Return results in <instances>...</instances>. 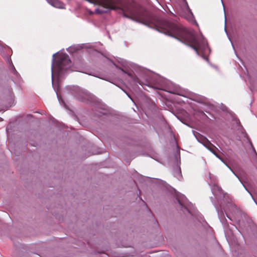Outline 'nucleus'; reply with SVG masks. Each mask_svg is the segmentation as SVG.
Here are the masks:
<instances>
[{
	"instance_id": "f257e3e1",
	"label": "nucleus",
	"mask_w": 257,
	"mask_h": 257,
	"mask_svg": "<svg viewBox=\"0 0 257 257\" xmlns=\"http://www.w3.org/2000/svg\"><path fill=\"white\" fill-rule=\"evenodd\" d=\"M127 12L128 14L124 13V17L146 25H153L158 31L174 37L182 43H189L198 55H199V51L203 55L210 52L207 43L202 34L187 29L178 23L153 17L144 9H128Z\"/></svg>"
},
{
	"instance_id": "f03ea898",
	"label": "nucleus",
	"mask_w": 257,
	"mask_h": 257,
	"mask_svg": "<svg viewBox=\"0 0 257 257\" xmlns=\"http://www.w3.org/2000/svg\"><path fill=\"white\" fill-rule=\"evenodd\" d=\"M120 66L114 64L118 70L117 73L132 85H153L154 87L168 92L188 97L186 92L180 89L176 85L165 78L151 71L139 67H133L135 73L131 68L132 65L127 61L120 59Z\"/></svg>"
},
{
	"instance_id": "7ed1b4c3",
	"label": "nucleus",
	"mask_w": 257,
	"mask_h": 257,
	"mask_svg": "<svg viewBox=\"0 0 257 257\" xmlns=\"http://www.w3.org/2000/svg\"><path fill=\"white\" fill-rule=\"evenodd\" d=\"M58 54V56L55 58V55L56 53L53 55L52 64H51V72H52V83L54 87V90L56 92V95L58 100L59 101H63L61 96L59 94L58 88L56 89L55 86L54 85V77H56L58 83L61 78H62L65 75L67 74L69 72L73 71L81 72L87 74L88 75H91L86 72H84L82 70L81 67H77L75 65L71 66V62L70 60L69 56L63 53H57Z\"/></svg>"
},
{
	"instance_id": "20e7f679",
	"label": "nucleus",
	"mask_w": 257,
	"mask_h": 257,
	"mask_svg": "<svg viewBox=\"0 0 257 257\" xmlns=\"http://www.w3.org/2000/svg\"><path fill=\"white\" fill-rule=\"evenodd\" d=\"M210 199L216 208L220 221L224 227L225 232H227L226 229H225L226 222L227 220L224 216V211L225 212L226 216L230 220L234 221L238 224L240 223L239 218L241 215V212L237 208L235 204L231 202H228L226 206L225 207H223V210H222L221 206L219 207L214 202H213L212 197Z\"/></svg>"
},
{
	"instance_id": "39448f33",
	"label": "nucleus",
	"mask_w": 257,
	"mask_h": 257,
	"mask_svg": "<svg viewBox=\"0 0 257 257\" xmlns=\"http://www.w3.org/2000/svg\"><path fill=\"white\" fill-rule=\"evenodd\" d=\"M176 200L178 209L181 211L185 215L188 213L194 216L200 222L203 220L202 215L195 209L193 204L189 202L184 195L179 197L177 196Z\"/></svg>"
},
{
	"instance_id": "423d86ee",
	"label": "nucleus",
	"mask_w": 257,
	"mask_h": 257,
	"mask_svg": "<svg viewBox=\"0 0 257 257\" xmlns=\"http://www.w3.org/2000/svg\"><path fill=\"white\" fill-rule=\"evenodd\" d=\"M71 94L79 101L87 102L91 98L90 94L86 90L76 86H67L63 92V95L66 96Z\"/></svg>"
},
{
	"instance_id": "0eeeda50",
	"label": "nucleus",
	"mask_w": 257,
	"mask_h": 257,
	"mask_svg": "<svg viewBox=\"0 0 257 257\" xmlns=\"http://www.w3.org/2000/svg\"><path fill=\"white\" fill-rule=\"evenodd\" d=\"M91 4L99 5L103 9H96L95 13L97 14H103L107 13L111 10L117 9L114 0H86Z\"/></svg>"
},
{
	"instance_id": "6e6552de",
	"label": "nucleus",
	"mask_w": 257,
	"mask_h": 257,
	"mask_svg": "<svg viewBox=\"0 0 257 257\" xmlns=\"http://www.w3.org/2000/svg\"><path fill=\"white\" fill-rule=\"evenodd\" d=\"M175 159L176 161V165L173 168V175L175 177L180 180L182 178V176L181 174V168L179 166L181 163L180 155L179 153H177V154H176Z\"/></svg>"
},
{
	"instance_id": "1a4fd4ad",
	"label": "nucleus",
	"mask_w": 257,
	"mask_h": 257,
	"mask_svg": "<svg viewBox=\"0 0 257 257\" xmlns=\"http://www.w3.org/2000/svg\"><path fill=\"white\" fill-rule=\"evenodd\" d=\"M182 9L185 13L186 19L188 21H194L195 23H196V22L194 19L193 14L189 7L186 0H183L182 4Z\"/></svg>"
},
{
	"instance_id": "9d476101",
	"label": "nucleus",
	"mask_w": 257,
	"mask_h": 257,
	"mask_svg": "<svg viewBox=\"0 0 257 257\" xmlns=\"http://www.w3.org/2000/svg\"><path fill=\"white\" fill-rule=\"evenodd\" d=\"M194 136L197 139V140L202 143L204 146H205L207 149H208L212 154H214V153H215V150L216 149V148L211 144L208 140H207L206 138H202L201 139V141L199 140V139L197 138V137L196 136V135L194 133Z\"/></svg>"
},
{
	"instance_id": "9b49d317",
	"label": "nucleus",
	"mask_w": 257,
	"mask_h": 257,
	"mask_svg": "<svg viewBox=\"0 0 257 257\" xmlns=\"http://www.w3.org/2000/svg\"><path fill=\"white\" fill-rule=\"evenodd\" d=\"M5 58L8 64L9 65V69L11 72L15 76L16 79L19 80L20 76L13 64L12 60L10 56H5Z\"/></svg>"
},
{
	"instance_id": "f8f14e48",
	"label": "nucleus",
	"mask_w": 257,
	"mask_h": 257,
	"mask_svg": "<svg viewBox=\"0 0 257 257\" xmlns=\"http://www.w3.org/2000/svg\"><path fill=\"white\" fill-rule=\"evenodd\" d=\"M209 185L211 186V191L215 196H218L223 194L221 188L215 184L214 182H212L211 181Z\"/></svg>"
},
{
	"instance_id": "ddd939ff",
	"label": "nucleus",
	"mask_w": 257,
	"mask_h": 257,
	"mask_svg": "<svg viewBox=\"0 0 257 257\" xmlns=\"http://www.w3.org/2000/svg\"><path fill=\"white\" fill-rule=\"evenodd\" d=\"M47 2L52 6L59 9H64L65 5L63 3L58 0H46Z\"/></svg>"
},
{
	"instance_id": "4468645a",
	"label": "nucleus",
	"mask_w": 257,
	"mask_h": 257,
	"mask_svg": "<svg viewBox=\"0 0 257 257\" xmlns=\"http://www.w3.org/2000/svg\"><path fill=\"white\" fill-rule=\"evenodd\" d=\"M228 168H229V169L231 171V172L235 175V176H236V177L238 179V180L239 181V182H240V183L242 185V186H243V187L244 188V189H245V190L250 194V195L251 196L252 199H253V201L254 202V203L257 205V202L256 201H255V199L253 198L252 194L251 193V192L247 189V188H246V187L245 186V185L243 184L242 181L240 179L239 177L238 176V175L235 173V172L231 169V168L230 167V166H228Z\"/></svg>"
},
{
	"instance_id": "2eb2a0df",
	"label": "nucleus",
	"mask_w": 257,
	"mask_h": 257,
	"mask_svg": "<svg viewBox=\"0 0 257 257\" xmlns=\"http://www.w3.org/2000/svg\"><path fill=\"white\" fill-rule=\"evenodd\" d=\"M191 99L201 103H206V98L200 95H193Z\"/></svg>"
},
{
	"instance_id": "dca6fc26",
	"label": "nucleus",
	"mask_w": 257,
	"mask_h": 257,
	"mask_svg": "<svg viewBox=\"0 0 257 257\" xmlns=\"http://www.w3.org/2000/svg\"><path fill=\"white\" fill-rule=\"evenodd\" d=\"M82 47L80 45H73L67 49V51L70 53H73L80 49Z\"/></svg>"
},
{
	"instance_id": "f3484780",
	"label": "nucleus",
	"mask_w": 257,
	"mask_h": 257,
	"mask_svg": "<svg viewBox=\"0 0 257 257\" xmlns=\"http://www.w3.org/2000/svg\"><path fill=\"white\" fill-rule=\"evenodd\" d=\"M86 48H89L90 50L89 51V52H94L96 53H99L98 52L96 51L93 48H92V45L90 44H87L85 46Z\"/></svg>"
},
{
	"instance_id": "a211bd4d",
	"label": "nucleus",
	"mask_w": 257,
	"mask_h": 257,
	"mask_svg": "<svg viewBox=\"0 0 257 257\" xmlns=\"http://www.w3.org/2000/svg\"><path fill=\"white\" fill-rule=\"evenodd\" d=\"M214 155L220 160H221V161L227 167L229 166L226 163L224 162L223 160L216 152L214 153Z\"/></svg>"
},
{
	"instance_id": "6ab92c4d",
	"label": "nucleus",
	"mask_w": 257,
	"mask_h": 257,
	"mask_svg": "<svg viewBox=\"0 0 257 257\" xmlns=\"http://www.w3.org/2000/svg\"><path fill=\"white\" fill-rule=\"evenodd\" d=\"M249 144H250V146H251V148H252V150L253 151L254 153H255V155H256V157H257V154L256 153V152H255V151L254 148H253V146H252V143H251V142H250V141H249Z\"/></svg>"
},
{
	"instance_id": "aec40b11",
	"label": "nucleus",
	"mask_w": 257,
	"mask_h": 257,
	"mask_svg": "<svg viewBox=\"0 0 257 257\" xmlns=\"http://www.w3.org/2000/svg\"><path fill=\"white\" fill-rule=\"evenodd\" d=\"M249 144H250V146H251V148H252V150L253 151L254 153H255V155H256V157H257V154L256 153V152H255V151L254 148H253V146H252V143H251V142H250V141H249Z\"/></svg>"
},
{
	"instance_id": "412c9836",
	"label": "nucleus",
	"mask_w": 257,
	"mask_h": 257,
	"mask_svg": "<svg viewBox=\"0 0 257 257\" xmlns=\"http://www.w3.org/2000/svg\"><path fill=\"white\" fill-rule=\"evenodd\" d=\"M201 115L202 118H204L205 117H207V115L203 112H201Z\"/></svg>"
},
{
	"instance_id": "4be33fe9",
	"label": "nucleus",
	"mask_w": 257,
	"mask_h": 257,
	"mask_svg": "<svg viewBox=\"0 0 257 257\" xmlns=\"http://www.w3.org/2000/svg\"><path fill=\"white\" fill-rule=\"evenodd\" d=\"M3 46L1 44H0V50L3 49Z\"/></svg>"
},
{
	"instance_id": "5701e85b",
	"label": "nucleus",
	"mask_w": 257,
	"mask_h": 257,
	"mask_svg": "<svg viewBox=\"0 0 257 257\" xmlns=\"http://www.w3.org/2000/svg\"><path fill=\"white\" fill-rule=\"evenodd\" d=\"M127 95L128 97H129L131 98V99L132 101H133V99L132 98V97H131V96L128 94H127Z\"/></svg>"
},
{
	"instance_id": "b1692460",
	"label": "nucleus",
	"mask_w": 257,
	"mask_h": 257,
	"mask_svg": "<svg viewBox=\"0 0 257 257\" xmlns=\"http://www.w3.org/2000/svg\"><path fill=\"white\" fill-rule=\"evenodd\" d=\"M203 58H204V59H205V60H206V61H208V59H207V58H205V57H203Z\"/></svg>"
},
{
	"instance_id": "393cba45",
	"label": "nucleus",
	"mask_w": 257,
	"mask_h": 257,
	"mask_svg": "<svg viewBox=\"0 0 257 257\" xmlns=\"http://www.w3.org/2000/svg\"><path fill=\"white\" fill-rule=\"evenodd\" d=\"M209 178L210 180L211 179V174L210 173H209Z\"/></svg>"
},
{
	"instance_id": "a878e982",
	"label": "nucleus",
	"mask_w": 257,
	"mask_h": 257,
	"mask_svg": "<svg viewBox=\"0 0 257 257\" xmlns=\"http://www.w3.org/2000/svg\"><path fill=\"white\" fill-rule=\"evenodd\" d=\"M231 45H232V46L233 48V49H234V46H233V45L232 43L231 42Z\"/></svg>"
},
{
	"instance_id": "bb28decb",
	"label": "nucleus",
	"mask_w": 257,
	"mask_h": 257,
	"mask_svg": "<svg viewBox=\"0 0 257 257\" xmlns=\"http://www.w3.org/2000/svg\"><path fill=\"white\" fill-rule=\"evenodd\" d=\"M246 136H247V134L246 133H245L244 135V136L245 137Z\"/></svg>"
},
{
	"instance_id": "cd10ccee",
	"label": "nucleus",
	"mask_w": 257,
	"mask_h": 257,
	"mask_svg": "<svg viewBox=\"0 0 257 257\" xmlns=\"http://www.w3.org/2000/svg\"><path fill=\"white\" fill-rule=\"evenodd\" d=\"M102 114H105V112H102Z\"/></svg>"
}]
</instances>
